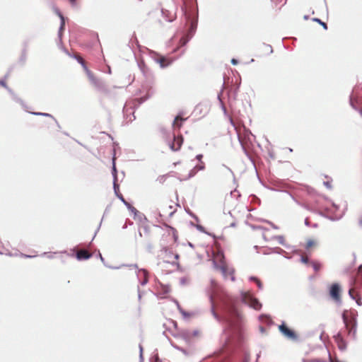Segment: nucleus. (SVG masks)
Wrapping results in <instances>:
<instances>
[{
    "label": "nucleus",
    "mask_w": 362,
    "mask_h": 362,
    "mask_svg": "<svg viewBox=\"0 0 362 362\" xmlns=\"http://www.w3.org/2000/svg\"><path fill=\"white\" fill-rule=\"evenodd\" d=\"M209 300L211 315L218 322L225 325L223 333L226 334V341L240 346L244 340L242 315L236 307L235 300L229 296L221 298L218 305L221 315L216 311L211 295L209 296Z\"/></svg>",
    "instance_id": "1"
},
{
    "label": "nucleus",
    "mask_w": 362,
    "mask_h": 362,
    "mask_svg": "<svg viewBox=\"0 0 362 362\" xmlns=\"http://www.w3.org/2000/svg\"><path fill=\"white\" fill-rule=\"evenodd\" d=\"M184 1L187 5L182 7V11L185 19V26H187L188 28L180 39L179 45L173 49V52H176L180 47H185L192 38L197 28L199 15L197 1L196 0Z\"/></svg>",
    "instance_id": "2"
},
{
    "label": "nucleus",
    "mask_w": 362,
    "mask_h": 362,
    "mask_svg": "<svg viewBox=\"0 0 362 362\" xmlns=\"http://www.w3.org/2000/svg\"><path fill=\"white\" fill-rule=\"evenodd\" d=\"M357 316L358 313L356 310H351L349 312L347 310H344L341 314V319L347 330V334L354 340L356 339L358 325Z\"/></svg>",
    "instance_id": "3"
},
{
    "label": "nucleus",
    "mask_w": 362,
    "mask_h": 362,
    "mask_svg": "<svg viewBox=\"0 0 362 362\" xmlns=\"http://www.w3.org/2000/svg\"><path fill=\"white\" fill-rule=\"evenodd\" d=\"M151 96V94L148 92L144 96H141V98L136 99V100L134 102V104L129 105L128 103H125L122 110L124 116L127 119L129 114V115H132V118L130 117L129 121L132 122L134 120L136 119V117L134 116V109L146 101Z\"/></svg>",
    "instance_id": "4"
},
{
    "label": "nucleus",
    "mask_w": 362,
    "mask_h": 362,
    "mask_svg": "<svg viewBox=\"0 0 362 362\" xmlns=\"http://www.w3.org/2000/svg\"><path fill=\"white\" fill-rule=\"evenodd\" d=\"M241 300L243 303L247 305L250 308L255 310H260L262 304L258 298L255 297L252 294H247L244 292L241 293Z\"/></svg>",
    "instance_id": "5"
},
{
    "label": "nucleus",
    "mask_w": 362,
    "mask_h": 362,
    "mask_svg": "<svg viewBox=\"0 0 362 362\" xmlns=\"http://www.w3.org/2000/svg\"><path fill=\"white\" fill-rule=\"evenodd\" d=\"M149 56L158 63L162 69L169 66L175 60V59L173 58L164 57L153 50H149Z\"/></svg>",
    "instance_id": "6"
},
{
    "label": "nucleus",
    "mask_w": 362,
    "mask_h": 362,
    "mask_svg": "<svg viewBox=\"0 0 362 362\" xmlns=\"http://www.w3.org/2000/svg\"><path fill=\"white\" fill-rule=\"evenodd\" d=\"M279 330L284 337L289 340L297 341L298 339V336L296 332L288 327L284 321L279 325Z\"/></svg>",
    "instance_id": "7"
},
{
    "label": "nucleus",
    "mask_w": 362,
    "mask_h": 362,
    "mask_svg": "<svg viewBox=\"0 0 362 362\" xmlns=\"http://www.w3.org/2000/svg\"><path fill=\"white\" fill-rule=\"evenodd\" d=\"M115 196L124 204V206L128 209L134 214V218H136L138 210L134 207L130 203L126 201V199L124 198L123 195L119 192V184H115V187L113 188Z\"/></svg>",
    "instance_id": "8"
},
{
    "label": "nucleus",
    "mask_w": 362,
    "mask_h": 362,
    "mask_svg": "<svg viewBox=\"0 0 362 362\" xmlns=\"http://www.w3.org/2000/svg\"><path fill=\"white\" fill-rule=\"evenodd\" d=\"M341 288L339 283H333L329 289V295L338 305L341 304Z\"/></svg>",
    "instance_id": "9"
},
{
    "label": "nucleus",
    "mask_w": 362,
    "mask_h": 362,
    "mask_svg": "<svg viewBox=\"0 0 362 362\" xmlns=\"http://www.w3.org/2000/svg\"><path fill=\"white\" fill-rule=\"evenodd\" d=\"M183 136L182 135L176 136L173 134V140L168 142V146L173 151H177L180 149L183 143Z\"/></svg>",
    "instance_id": "10"
},
{
    "label": "nucleus",
    "mask_w": 362,
    "mask_h": 362,
    "mask_svg": "<svg viewBox=\"0 0 362 362\" xmlns=\"http://www.w3.org/2000/svg\"><path fill=\"white\" fill-rule=\"evenodd\" d=\"M333 338L334 341L337 344L338 349L340 351H344L346 349L347 343L340 332H338L335 335H334Z\"/></svg>",
    "instance_id": "11"
},
{
    "label": "nucleus",
    "mask_w": 362,
    "mask_h": 362,
    "mask_svg": "<svg viewBox=\"0 0 362 362\" xmlns=\"http://www.w3.org/2000/svg\"><path fill=\"white\" fill-rule=\"evenodd\" d=\"M137 65L141 72L146 79H149L153 76L152 72L149 70L148 66L146 65L144 60L137 61Z\"/></svg>",
    "instance_id": "12"
},
{
    "label": "nucleus",
    "mask_w": 362,
    "mask_h": 362,
    "mask_svg": "<svg viewBox=\"0 0 362 362\" xmlns=\"http://www.w3.org/2000/svg\"><path fill=\"white\" fill-rule=\"evenodd\" d=\"M57 13L60 18V26H59V30H58V38L59 40V44H62V33L65 28V18H64V16L62 15V13L59 11L57 10Z\"/></svg>",
    "instance_id": "13"
},
{
    "label": "nucleus",
    "mask_w": 362,
    "mask_h": 362,
    "mask_svg": "<svg viewBox=\"0 0 362 362\" xmlns=\"http://www.w3.org/2000/svg\"><path fill=\"white\" fill-rule=\"evenodd\" d=\"M161 13L163 17L165 18V20L169 23H172L175 21L176 18V13L172 12L168 9L162 8Z\"/></svg>",
    "instance_id": "14"
},
{
    "label": "nucleus",
    "mask_w": 362,
    "mask_h": 362,
    "mask_svg": "<svg viewBox=\"0 0 362 362\" xmlns=\"http://www.w3.org/2000/svg\"><path fill=\"white\" fill-rule=\"evenodd\" d=\"M93 255L91 253L88 252L85 250H82L76 253L75 257L78 261H84L88 260L91 258Z\"/></svg>",
    "instance_id": "15"
},
{
    "label": "nucleus",
    "mask_w": 362,
    "mask_h": 362,
    "mask_svg": "<svg viewBox=\"0 0 362 362\" xmlns=\"http://www.w3.org/2000/svg\"><path fill=\"white\" fill-rule=\"evenodd\" d=\"M8 93L9 94L11 95V98L13 101L19 103L22 107L25 110V111H28L27 109H28V105L25 103V102L21 99L13 91L12 89L11 90H8Z\"/></svg>",
    "instance_id": "16"
},
{
    "label": "nucleus",
    "mask_w": 362,
    "mask_h": 362,
    "mask_svg": "<svg viewBox=\"0 0 362 362\" xmlns=\"http://www.w3.org/2000/svg\"><path fill=\"white\" fill-rule=\"evenodd\" d=\"M24 47L21 51V56L18 59V62L21 64V66H24L26 60H27V47H28V42H25L23 43Z\"/></svg>",
    "instance_id": "17"
},
{
    "label": "nucleus",
    "mask_w": 362,
    "mask_h": 362,
    "mask_svg": "<svg viewBox=\"0 0 362 362\" xmlns=\"http://www.w3.org/2000/svg\"><path fill=\"white\" fill-rule=\"evenodd\" d=\"M112 178H113V188H114L115 184H118L117 183V170L116 168L115 153L113 154L112 162Z\"/></svg>",
    "instance_id": "18"
},
{
    "label": "nucleus",
    "mask_w": 362,
    "mask_h": 362,
    "mask_svg": "<svg viewBox=\"0 0 362 362\" xmlns=\"http://www.w3.org/2000/svg\"><path fill=\"white\" fill-rule=\"evenodd\" d=\"M182 113L180 112L175 118L173 122V126L174 127H177L178 129H180L182 125V123L184 121H185L187 119V118H183L182 117Z\"/></svg>",
    "instance_id": "19"
},
{
    "label": "nucleus",
    "mask_w": 362,
    "mask_h": 362,
    "mask_svg": "<svg viewBox=\"0 0 362 362\" xmlns=\"http://www.w3.org/2000/svg\"><path fill=\"white\" fill-rule=\"evenodd\" d=\"M267 249L268 250V251L265 250L263 252V255H267L271 253H276V254L281 255V254L286 252L283 249L278 247H267Z\"/></svg>",
    "instance_id": "20"
},
{
    "label": "nucleus",
    "mask_w": 362,
    "mask_h": 362,
    "mask_svg": "<svg viewBox=\"0 0 362 362\" xmlns=\"http://www.w3.org/2000/svg\"><path fill=\"white\" fill-rule=\"evenodd\" d=\"M212 262L214 267L216 269L221 270L222 274L224 276H226L228 272L227 267L226 265H219L215 259H213Z\"/></svg>",
    "instance_id": "21"
},
{
    "label": "nucleus",
    "mask_w": 362,
    "mask_h": 362,
    "mask_svg": "<svg viewBox=\"0 0 362 362\" xmlns=\"http://www.w3.org/2000/svg\"><path fill=\"white\" fill-rule=\"evenodd\" d=\"M93 84L100 90L103 91L105 90V84L101 79L96 78V79L93 82Z\"/></svg>",
    "instance_id": "22"
},
{
    "label": "nucleus",
    "mask_w": 362,
    "mask_h": 362,
    "mask_svg": "<svg viewBox=\"0 0 362 362\" xmlns=\"http://www.w3.org/2000/svg\"><path fill=\"white\" fill-rule=\"evenodd\" d=\"M272 239L277 240L280 245L284 246L287 249L290 248V245H287L286 243L285 240H284V237L283 235H274V236L272 237Z\"/></svg>",
    "instance_id": "23"
},
{
    "label": "nucleus",
    "mask_w": 362,
    "mask_h": 362,
    "mask_svg": "<svg viewBox=\"0 0 362 362\" xmlns=\"http://www.w3.org/2000/svg\"><path fill=\"white\" fill-rule=\"evenodd\" d=\"M180 337L185 340L186 341H189L192 337V333L190 330H182L180 333Z\"/></svg>",
    "instance_id": "24"
},
{
    "label": "nucleus",
    "mask_w": 362,
    "mask_h": 362,
    "mask_svg": "<svg viewBox=\"0 0 362 362\" xmlns=\"http://www.w3.org/2000/svg\"><path fill=\"white\" fill-rule=\"evenodd\" d=\"M139 272H142L143 275H144V279L140 281V284L141 286H145L148 281V272L146 269H141L139 270Z\"/></svg>",
    "instance_id": "25"
},
{
    "label": "nucleus",
    "mask_w": 362,
    "mask_h": 362,
    "mask_svg": "<svg viewBox=\"0 0 362 362\" xmlns=\"http://www.w3.org/2000/svg\"><path fill=\"white\" fill-rule=\"evenodd\" d=\"M349 103H350V105L352 107V108L354 109L355 110H357L360 113V115L362 116V108H360L357 106L356 103L354 100V98H353L352 95H351L349 97Z\"/></svg>",
    "instance_id": "26"
},
{
    "label": "nucleus",
    "mask_w": 362,
    "mask_h": 362,
    "mask_svg": "<svg viewBox=\"0 0 362 362\" xmlns=\"http://www.w3.org/2000/svg\"><path fill=\"white\" fill-rule=\"evenodd\" d=\"M28 113H30V115H35V116H42V117H50V118H54V116L52 115L51 114L49 113H47V112H30V111H28Z\"/></svg>",
    "instance_id": "27"
},
{
    "label": "nucleus",
    "mask_w": 362,
    "mask_h": 362,
    "mask_svg": "<svg viewBox=\"0 0 362 362\" xmlns=\"http://www.w3.org/2000/svg\"><path fill=\"white\" fill-rule=\"evenodd\" d=\"M197 170L195 168V167H194L192 170H189V173H188V175L183 178V179H180V181H182V180H187L192 177H193L194 176H195V175L197 173Z\"/></svg>",
    "instance_id": "28"
},
{
    "label": "nucleus",
    "mask_w": 362,
    "mask_h": 362,
    "mask_svg": "<svg viewBox=\"0 0 362 362\" xmlns=\"http://www.w3.org/2000/svg\"><path fill=\"white\" fill-rule=\"evenodd\" d=\"M203 106H205V109H206V110H205V112H204V115H205V114L207 112V111H208V106H207V105L204 104L203 103H199V104L195 107L194 111H195V112L199 111V114H202V111H203V110H202V107H203Z\"/></svg>",
    "instance_id": "29"
},
{
    "label": "nucleus",
    "mask_w": 362,
    "mask_h": 362,
    "mask_svg": "<svg viewBox=\"0 0 362 362\" xmlns=\"http://www.w3.org/2000/svg\"><path fill=\"white\" fill-rule=\"evenodd\" d=\"M310 265H312L313 270L316 272H319L322 268V264L317 261H311Z\"/></svg>",
    "instance_id": "30"
},
{
    "label": "nucleus",
    "mask_w": 362,
    "mask_h": 362,
    "mask_svg": "<svg viewBox=\"0 0 362 362\" xmlns=\"http://www.w3.org/2000/svg\"><path fill=\"white\" fill-rule=\"evenodd\" d=\"M287 194H289V196L291 197V199L298 204V205H300L301 206H303V208L308 209V210H310V208L308 205L306 204H301L299 201H298L295 197L291 194L288 191H285Z\"/></svg>",
    "instance_id": "31"
},
{
    "label": "nucleus",
    "mask_w": 362,
    "mask_h": 362,
    "mask_svg": "<svg viewBox=\"0 0 362 362\" xmlns=\"http://www.w3.org/2000/svg\"><path fill=\"white\" fill-rule=\"evenodd\" d=\"M70 57L75 59L78 62V64H81L83 68V65H86V62H84L83 58H81V57L77 56L75 54H73V55H70Z\"/></svg>",
    "instance_id": "32"
},
{
    "label": "nucleus",
    "mask_w": 362,
    "mask_h": 362,
    "mask_svg": "<svg viewBox=\"0 0 362 362\" xmlns=\"http://www.w3.org/2000/svg\"><path fill=\"white\" fill-rule=\"evenodd\" d=\"M185 212L189 215L192 218H194L196 221L199 222V219L198 218V216L194 214L188 207H185Z\"/></svg>",
    "instance_id": "33"
},
{
    "label": "nucleus",
    "mask_w": 362,
    "mask_h": 362,
    "mask_svg": "<svg viewBox=\"0 0 362 362\" xmlns=\"http://www.w3.org/2000/svg\"><path fill=\"white\" fill-rule=\"evenodd\" d=\"M312 21L314 22H316V23H319L320 25H322V27L323 28L324 30H327L328 27H327V23L323 22L321 19H320L318 18H313L312 19Z\"/></svg>",
    "instance_id": "34"
},
{
    "label": "nucleus",
    "mask_w": 362,
    "mask_h": 362,
    "mask_svg": "<svg viewBox=\"0 0 362 362\" xmlns=\"http://www.w3.org/2000/svg\"><path fill=\"white\" fill-rule=\"evenodd\" d=\"M305 190L306 193L310 196H314L317 193L315 189L310 186H305Z\"/></svg>",
    "instance_id": "35"
},
{
    "label": "nucleus",
    "mask_w": 362,
    "mask_h": 362,
    "mask_svg": "<svg viewBox=\"0 0 362 362\" xmlns=\"http://www.w3.org/2000/svg\"><path fill=\"white\" fill-rule=\"evenodd\" d=\"M151 361H154V362H161L162 361L160 359L159 356H158V354L157 352V349L155 350V351L153 352L151 358H150V362H151Z\"/></svg>",
    "instance_id": "36"
},
{
    "label": "nucleus",
    "mask_w": 362,
    "mask_h": 362,
    "mask_svg": "<svg viewBox=\"0 0 362 362\" xmlns=\"http://www.w3.org/2000/svg\"><path fill=\"white\" fill-rule=\"evenodd\" d=\"M250 354L246 350H243V359L241 362H249Z\"/></svg>",
    "instance_id": "37"
},
{
    "label": "nucleus",
    "mask_w": 362,
    "mask_h": 362,
    "mask_svg": "<svg viewBox=\"0 0 362 362\" xmlns=\"http://www.w3.org/2000/svg\"><path fill=\"white\" fill-rule=\"evenodd\" d=\"M250 197H251V203L252 204H257L258 205H260V203H261V200L259 197H257L256 195L255 194H251L250 195Z\"/></svg>",
    "instance_id": "38"
},
{
    "label": "nucleus",
    "mask_w": 362,
    "mask_h": 362,
    "mask_svg": "<svg viewBox=\"0 0 362 362\" xmlns=\"http://www.w3.org/2000/svg\"><path fill=\"white\" fill-rule=\"evenodd\" d=\"M97 257H99L100 261L103 263V264L106 267H109V268H112V269H117L118 267H110V266H108L105 263V259L104 257H103L102 254L100 252V251H98L97 255H96Z\"/></svg>",
    "instance_id": "39"
},
{
    "label": "nucleus",
    "mask_w": 362,
    "mask_h": 362,
    "mask_svg": "<svg viewBox=\"0 0 362 362\" xmlns=\"http://www.w3.org/2000/svg\"><path fill=\"white\" fill-rule=\"evenodd\" d=\"M194 227L199 232L203 233L204 234H208V231L206 230V228L203 226H202L200 224H197L196 226H194Z\"/></svg>",
    "instance_id": "40"
},
{
    "label": "nucleus",
    "mask_w": 362,
    "mask_h": 362,
    "mask_svg": "<svg viewBox=\"0 0 362 362\" xmlns=\"http://www.w3.org/2000/svg\"><path fill=\"white\" fill-rule=\"evenodd\" d=\"M300 261L301 263L305 264L306 265H310L311 261L306 257L301 255L300 258Z\"/></svg>",
    "instance_id": "41"
},
{
    "label": "nucleus",
    "mask_w": 362,
    "mask_h": 362,
    "mask_svg": "<svg viewBox=\"0 0 362 362\" xmlns=\"http://www.w3.org/2000/svg\"><path fill=\"white\" fill-rule=\"evenodd\" d=\"M136 218H138L139 220V221H147V218L145 216V215L142 213H140L139 211H138V214L134 219H136Z\"/></svg>",
    "instance_id": "42"
},
{
    "label": "nucleus",
    "mask_w": 362,
    "mask_h": 362,
    "mask_svg": "<svg viewBox=\"0 0 362 362\" xmlns=\"http://www.w3.org/2000/svg\"><path fill=\"white\" fill-rule=\"evenodd\" d=\"M161 287H162L161 293L163 295L168 293L170 291V287L167 285L162 284Z\"/></svg>",
    "instance_id": "43"
},
{
    "label": "nucleus",
    "mask_w": 362,
    "mask_h": 362,
    "mask_svg": "<svg viewBox=\"0 0 362 362\" xmlns=\"http://www.w3.org/2000/svg\"><path fill=\"white\" fill-rule=\"evenodd\" d=\"M358 281H359V284L362 286V264L358 267Z\"/></svg>",
    "instance_id": "44"
},
{
    "label": "nucleus",
    "mask_w": 362,
    "mask_h": 362,
    "mask_svg": "<svg viewBox=\"0 0 362 362\" xmlns=\"http://www.w3.org/2000/svg\"><path fill=\"white\" fill-rule=\"evenodd\" d=\"M0 86H1L2 87H4V88H6V90L8 92V90H11V88H9L6 83V81L5 79H0Z\"/></svg>",
    "instance_id": "45"
},
{
    "label": "nucleus",
    "mask_w": 362,
    "mask_h": 362,
    "mask_svg": "<svg viewBox=\"0 0 362 362\" xmlns=\"http://www.w3.org/2000/svg\"><path fill=\"white\" fill-rule=\"evenodd\" d=\"M194 167L197 170V171L203 170L205 169V164L204 163L202 162L199 164L196 165Z\"/></svg>",
    "instance_id": "46"
},
{
    "label": "nucleus",
    "mask_w": 362,
    "mask_h": 362,
    "mask_svg": "<svg viewBox=\"0 0 362 362\" xmlns=\"http://www.w3.org/2000/svg\"><path fill=\"white\" fill-rule=\"evenodd\" d=\"M315 244V241L313 240H308L306 243V246H305V248L308 250L309 249L310 247H311L312 246H313Z\"/></svg>",
    "instance_id": "47"
},
{
    "label": "nucleus",
    "mask_w": 362,
    "mask_h": 362,
    "mask_svg": "<svg viewBox=\"0 0 362 362\" xmlns=\"http://www.w3.org/2000/svg\"><path fill=\"white\" fill-rule=\"evenodd\" d=\"M83 70L86 71L88 77H90V76H93V74L91 72L90 70L88 68L87 65H83Z\"/></svg>",
    "instance_id": "48"
},
{
    "label": "nucleus",
    "mask_w": 362,
    "mask_h": 362,
    "mask_svg": "<svg viewBox=\"0 0 362 362\" xmlns=\"http://www.w3.org/2000/svg\"><path fill=\"white\" fill-rule=\"evenodd\" d=\"M267 319V320H270L271 318H270V316L269 315H267V314H262L259 316V320H263V319Z\"/></svg>",
    "instance_id": "49"
},
{
    "label": "nucleus",
    "mask_w": 362,
    "mask_h": 362,
    "mask_svg": "<svg viewBox=\"0 0 362 362\" xmlns=\"http://www.w3.org/2000/svg\"><path fill=\"white\" fill-rule=\"evenodd\" d=\"M222 167L225 168L228 173L233 176V177L235 179V175L233 170L228 166H226L225 164H222Z\"/></svg>",
    "instance_id": "50"
},
{
    "label": "nucleus",
    "mask_w": 362,
    "mask_h": 362,
    "mask_svg": "<svg viewBox=\"0 0 362 362\" xmlns=\"http://www.w3.org/2000/svg\"><path fill=\"white\" fill-rule=\"evenodd\" d=\"M354 300L356 301L358 305L361 306L362 305V298L361 296H356V299Z\"/></svg>",
    "instance_id": "51"
},
{
    "label": "nucleus",
    "mask_w": 362,
    "mask_h": 362,
    "mask_svg": "<svg viewBox=\"0 0 362 362\" xmlns=\"http://www.w3.org/2000/svg\"><path fill=\"white\" fill-rule=\"evenodd\" d=\"M224 87V83H223L222 85V88H223ZM222 93H223V89H221L220 90V92L218 93V95H217V99L218 100L219 103H221L223 102L222 99H221V95H222Z\"/></svg>",
    "instance_id": "52"
},
{
    "label": "nucleus",
    "mask_w": 362,
    "mask_h": 362,
    "mask_svg": "<svg viewBox=\"0 0 362 362\" xmlns=\"http://www.w3.org/2000/svg\"><path fill=\"white\" fill-rule=\"evenodd\" d=\"M54 253H52V252H43L41 255L42 256H46L48 258L52 259L54 257Z\"/></svg>",
    "instance_id": "53"
},
{
    "label": "nucleus",
    "mask_w": 362,
    "mask_h": 362,
    "mask_svg": "<svg viewBox=\"0 0 362 362\" xmlns=\"http://www.w3.org/2000/svg\"><path fill=\"white\" fill-rule=\"evenodd\" d=\"M264 222L269 224L274 229H276V230L279 229V227L276 225H275L274 223H272V221L265 220Z\"/></svg>",
    "instance_id": "54"
},
{
    "label": "nucleus",
    "mask_w": 362,
    "mask_h": 362,
    "mask_svg": "<svg viewBox=\"0 0 362 362\" xmlns=\"http://www.w3.org/2000/svg\"><path fill=\"white\" fill-rule=\"evenodd\" d=\"M238 139H239L240 144V145H241V146H242V148H243V150L244 153H245L247 156H249L248 152H247V151L246 148H245V146L243 145V142H242V141L240 140V137H239V136H238Z\"/></svg>",
    "instance_id": "55"
},
{
    "label": "nucleus",
    "mask_w": 362,
    "mask_h": 362,
    "mask_svg": "<svg viewBox=\"0 0 362 362\" xmlns=\"http://www.w3.org/2000/svg\"><path fill=\"white\" fill-rule=\"evenodd\" d=\"M220 106H221V108L223 110L224 115H226L227 114V109H226L223 102L220 103Z\"/></svg>",
    "instance_id": "56"
},
{
    "label": "nucleus",
    "mask_w": 362,
    "mask_h": 362,
    "mask_svg": "<svg viewBox=\"0 0 362 362\" xmlns=\"http://www.w3.org/2000/svg\"><path fill=\"white\" fill-rule=\"evenodd\" d=\"M330 203L332 204V206L334 209L335 211L339 210V205L336 204L332 200H330Z\"/></svg>",
    "instance_id": "57"
},
{
    "label": "nucleus",
    "mask_w": 362,
    "mask_h": 362,
    "mask_svg": "<svg viewBox=\"0 0 362 362\" xmlns=\"http://www.w3.org/2000/svg\"><path fill=\"white\" fill-rule=\"evenodd\" d=\"M60 47H61V49L63 50V52H64L67 55H69L70 57V55H72L71 54H70L69 52V51L67 50V49H66L63 45H62V43L60 44Z\"/></svg>",
    "instance_id": "58"
},
{
    "label": "nucleus",
    "mask_w": 362,
    "mask_h": 362,
    "mask_svg": "<svg viewBox=\"0 0 362 362\" xmlns=\"http://www.w3.org/2000/svg\"><path fill=\"white\" fill-rule=\"evenodd\" d=\"M196 160H197L199 163L202 162L203 155L202 154H197L195 157Z\"/></svg>",
    "instance_id": "59"
},
{
    "label": "nucleus",
    "mask_w": 362,
    "mask_h": 362,
    "mask_svg": "<svg viewBox=\"0 0 362 362\" xmlns=\"http://www.w3.org/2000/svg\"><path fill=\"white\" fill-rule=\"evenodd\" d=\"M348 293H349V297H350L351 299H353V300H354V299H356V296L354 294V293H353V291H352V290H351V288L349 290V292H348Z\"/></svg>",
    "instance_id": "60"
},
{
    "label": "nucleus",
    "mask_w": 362,
    "mask_h": 362,
    "mask_svg": "<svg viewBox=\"0 0 362 362\" xmlns=\"http://www.w3.org/2000/svg\"><path fill=\"white\" fill-rule=\"evenodd\" d=\"M230 62L233 65L235 66L239 64V60L235 58L231 59Z\"/></svg>",
    "instance_id": "61"
},
{
    "label": "nucleus",
    "mask_w": 362,
    "mask_h": 362,
    "mask_svg": "<svg viewBox=\"0 0 362 362\" xmlns=\"http://www.w3.org/2000/svg\"><path fill=\"white\" fill-rule=\"evenodd\" d=\"M249 280L250 281H254L256 283L259 280V279L255 276H251L249 277Z\"/></svg>",
    "instance_id": "62"
},
{
    "label": "nucleus",
    "mask_w": 362,
    "mask_h": 362,
    "mask_svg": "<svg viewBox=\"0 0 362 362\" xmlns=\"http://www.w3.org/2000/svg\"><path fill=\"white\" fill-rule=\"evenodd\" d=\"M324 185L327 187V188H329V189H331L332 188V185L330 184L329 182L328 181H326V182H323Z\"/></svg>",
    "instance_id": "63"
},
{
    "label": "nucleus",
    "mask_w": 362,
    "mask_h": 362,
    "mask_svg": "<svg viewBox=\"0 0 362 362\" xmlns=\"http://www.w3.org/2000/svg\"><path fill=\"white\" fill-rule=\"evenodd\" d=\"M182 315L183 316L184 318H187V317H190V313L187 312V311H185L183 312V313L182 314Z\"/></svg>",
    "instance_id": "64"
}]
</instances>
